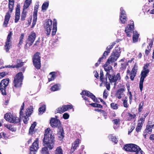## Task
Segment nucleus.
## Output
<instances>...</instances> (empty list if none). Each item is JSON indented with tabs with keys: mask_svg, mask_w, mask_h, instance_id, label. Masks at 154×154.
Here are the masks:
<instances>
[{
	"mask_svg": "<svg viewBox=\"0 0 154 154\" xmlns=\"http://www.w3.org/2000/svg\"><path fill=\"white\" fill-rule=\"evenodd\" d=\"M121 53L120 48L117 46L115 48L111 55L109 57L105 64L103 65L104 70L107 72V74L108 73V72H109L110 70L112 69L111 65L113 63L117 60L120 56Z\"/></svg>",
	"mask_w": 154,
	"mask_h": 154,
	"instance_id": "obj_1",
	"label": "nucleus"
},
{
	"mask_svg": "<svg viewBox=\"0 0 154 154\" xmlns=\"http://www.w3.org/2000/svg\"><path fill=\"white\" fill-rule=\"evenodd\" d=\"M54 138L53 134L50 132V128H47L45 130L44 137L43 139V145L48 147L50 150L52 149L54 147Z\"/></svg>",
	"mask_w": 154,
	"mask_h": 154,
	"instance_id": "obj_2",
	"label": "nucleus"
},
{
	"mask_svg": "<svg viewBox=\"0 0 154 154\" xmlns=\"http://www.w3.org/2000/svg\"><path fill=\"white\" fill-rule=\"evenodd\" d=\"M24 102H23L22 103L20 109V117L24 118V119H23V122L25 124H27L28 123V121L29 120V117L30 116L32 112L33 108L32 106H30L26 109V111H25V115H24L23 112L22 111V110H23L24 109Z\"/></svg>",
	"mask_w": 154,
	"mask_h": 154,
	"instance_id": "obj_3",
	"label": "nucleus"
},
{
	"mask_svg": "<svg viewBox=\"0 0 154 154\" xmlns=\"http://www.w3.org/2000/svg\"><path fill=\"white\" fill-rule=\"evenodd\" d=\"M8 8L9 11L7 12L5 16L4 21L3 23L2 26L4 28L7 27L8 26L9 21L11 17L10 13H11L13 9L14 0H8Z\"/></svg>",
	"mask_w": 154,
	"mask_h": 154,
	"instance_id": "obj_4",
	"label": "nucleus"
},
{
	"mask_svg": "<svg viewBox=\"0 0 154 154\" xmlns=\"http://www.w3.org/2000/svg\"><path fill=\"white\" fill-rule=\"evenodd\" d=\"M24 76L22 72L17 73L14 77L13 85L16 88H20L23 85Z\"/></svg>",
	"mask_w": 154,
	"mask_h": 154,
	"instance_id": "obj_5",
	"label": "nucleus"
},
{
	"mask_svg": "<svg viewBox=\"0 0 154 154\" xmlns=\"http://www.w3.org/2000/svg\"><path fill=\"white\" fill-rule=\"evenodd\" d=\"M40 54V52H37L34 54L32 58L33 64L35 68L37 69H40L41 67Z\"/></svg>",
	"mask_w": 154,
	"mask_h": 154,
	"instance_id": "obj_6",
	"label": "nucleus"
},
{
	"mask_svg": "<svg viewBox=\"0 0 154 154\" xmlns=\"http://www.w3.org/2000/svg\"><path fill=\"white\" fill-rule=\"evenodd\" d=\"M9 81L8 78H6L2 79L0 83V91L3 95H6L7 94L6 89L9 82Z\"/></svg>",
	"mask_w": 154,
	"mask_h": 154,
	"instance_id": "obj_7",
	"label": "nucleus"
},
{
	"mask_svg": "<svg viewBox=\"0 0 154 154\" xmlns=\"http://www.w3.org/2000/svg\"><path fill=\"white\" fill-rule=\"evenodd\" d=\"M108 79L110 83H114V86H115L118 82H120L121 79V75L120 73H117L116 75L113 74L111 75L108 74Z\"/></svg>",
	"mask_w": 154,
	"mask_h": 154,
	"instance_id": "obj_8",
	"label": "nucleus"
},
{
	"mask_svg": "<svg viewBox=\"0 0 154 154\" xmlns=\"http://www.w3.org/2000/svg\"><path fill=\"white\" fill-rule=\"evenodd\" d=\"M38 143L39 139L38 138H36L32 145L29 147V154H36L39 148Z\"/></svg>",
	"mask_w": 154,
	"mask_h": 154,
	"instance_id": "obj_9",
	"label": "nucleus"
},
{
	"mask_svg": "<svg viewBox=\"0 0 154 154\" xmlns=\"http://www.w3.org/2000/svg\"><path fill=\"white\" fill-rule=\"evenodd\" d=\"M55 118H51L50 123L51 126L53 128H57L58 129L62 127L60 121L57 119V116H55Z\"/></svg>",
	"mask_w": 154,
	"mask_h": 154,
	"instance_id": "obj_10",
	"label": "nucleus"
},
{
	"mask_svg": "<svg viewBox=\"0 0 154 154\" xmlns=\"http://www.w3.org/2000/svg\"><path fill=\"white\" fill-rule=\"evenodd\" d=\"M149 69L142 70L141 72V77L140 79L139 83V88L141 91L143 90V84L145 78L147 76L149 72Z\"/></svg>",
	"mask_w": 154,
	"mask_h": 154,
	"instance_id": "obj_11",
	"label": "nucleus"
},
{
	"mask_svg": "<svg viewBox=\"0 0 154 154\" xmlns=\"http://www.w3.org/2000/svg\"><path fill=\"white\" fill-rule=\"evenodd\" d=\"M52 21L50 19H47L44 24V27L47 32L46 34L48 36L50 35L52 28Z\"/></svg>",
	"mask_w": 154,
	"mask_h": 154,
	"instance_id": "obj_12",
	"label": "nucleus"
},
{
	"mask_svg": "<svg viewBox=\"0 0 154 154\" xmlns=\"http://www.w3.org/2000/svg\"><path fill=\"white\" fill-rule=\"evenodd\" d=\"M112 48V45L110 46L109 48L108 47L106 48V51L104 52L102 57L99 58L97 62L95 64V66L96 67H97L99 65L101 62L103 61V59H105L106 58L109 54L110 53Z\"/></svg>",
	"mask_w": 154,
	"mask_h": 154,
	"instance_id": "obj_13",
	"label": "nucleus"
},
{
	"mask_svg": "<svg viewBox=\"0 0 154 154\" xmlns=\"http://www.w3.org/2000/svg\"><path fill=\"white\" fill-rule=\"evenodd\" d=\"M134 27V22L131 21L130 24H128L127 27H126L125 29V32L128 37H131L132 34L133 32V30Z\"/></svg>",
	"mask_w": 154,
	"mask_h": 154,
	"instance_id": "obj_14",
	"label": "nucleus"
},
{
	"mask_svg": "<svg viewBox=\"0 0 154 154\" xmlns=\"http://www.w3.org/2000/svg\"><path fill=\"white\" fill-rule=\"evenodd\" d=\"M125 88L124 87L118 89L115 94V96L119 99L123 97L125 95L124 93L125 91Z\"/></svg>",
	"mask_w": 154,
	"mask_h": 154,
	"instance_id": "obj_15",
	"label": "nucleus"
},
{
	"mask_svg": "<svg viewBox=\"0 0 154 154\" xmlns=\"http://www.w3.org/2000/svg\"><path fill=\"white\" fill-rule=\"evenodd\" d=\"M36 37V34L33 31L31 32L28 36L26 41L29 42V45H32L34 42Z\"/></svg>",
	"mask_w": 154,
	"mask_h": 154,
	"instance_id": "obj_16",
	"label": "nucleus"
},
{
	"mask_svg": "<svg viewBox=\"0 0 154 154\" xmlns=\"http://www.w3.org/2000/svg\"><path fill=\"white\" fill-rule=\"evenodd\" d=\"M81 140L79 139H77L72 144V146L71 148L70 153H72L79 146Z\"/></svg>",
	"mask_w": 154,
	"mask_h": 154,
	"instance_id": "obj_17",
	"label": "nucleus"
},
{
	"mask_svg": "<svg viewBox=\"0 0 154 154\" xmlns=\"http://www.w3.org/2000/svg\"><path fill=\"white\" fill-rule=\"evenodd\" d=\"M137 66L136 64L134 65V67L132 68L130 73V79L131 81L134 80V78L136 75L137 70Z\"/></svg>",
	"mask_w": 154,
	"mask_h": 154,
	"instance_id": "obj_18",
	"label": "nucleus"
},
{
	"mask_svg": "<svg viewBox=\"0 0 154 154\" xmlns=\"http://www.w3.org/2000/svg\"><path fill=\"white\" fill-rule=\"evenodd\" d=\"M20 118L17 117L16 116L12 115L10 122L15 124L20 122Z\"/></svg>",
	"mask_w": 154,
	"mask_h": 154,
	"instance_id": "obj_19",
	"label": "nucleus"
},
{
	"mask_svg": "<svg viewBox=\"0 0 154 154\" xmlns=\"http://www.w3.org/2000/svg\"><path fill=\"white\" fill-rule=\"evenodd\" d=\"M59 129V131L58 132L57 136L60 140H61L64 137V131L62 127Z\"/></svg>",
	"mask_w": 154,
	"mask_h": 154,
	"instance_id": "obj_20",
	"label": "nucleus"
},
{
	"mask_svg": "<svg viewBox=\"0 0 154 154\" xmlns=\"http://www.w3.org/2000/svg\"><path fill=\"white\" fill-rule=\"evenodd\" d=\"M57 21L55 19H54L53 20V29L52 33V36L54 35L56 33L57 31Z\"/></svg>",
	"mask_w": 154,
	"mask_h": 154,
	"instance_id": "obj_21",
	"label": "nucleus"
},
{
	"mask_svg": "<svg viewBox=\"0 0 154 154\" xmlns=\"http://www.w3.org/2000/svg\"><path fill=\"white\" fill-rule=\"evenodd\" d=\"M80 94L82 96H86L91 98L94 97V95L89 91L86 90H83L81 93Z\"/></svg>",
	"mask_w": 154,
	"mask_h": 154,
	"instance_id": "obj_22",
	"label": "nucleus"
},
{
	"mask_svg": "<svg viewBox=\"0 0 154 154\" xmlns=\"http://www.w3.org/2000/svg\"><path fill=\"white\" fill-rule=\"evenodd\" d=\"M12 46V42L6 41L5 42V50L7 52H8L9 49L11 48Z\"/></svg>",
	"mask_w": 154,
	"mask_h": 154,
	"instance_id": "obj_23",
	"label": "nucleus"
},
{
	"mask_svg": "<svg viewBox=\"0 0 154 154\" xmlns=\"http://www.w3.org/2000/svg\"><path fill=\"white\" fill-rule=\"evenodd\" d=\"M148 115V113H147L144 115L142 114L141 117L138 120L137 123L140 124H141L142 125H143L145 119Z\"/></svg>",
	"mask_w": 154,
	"mask_h": 154,
	"instance_id": "obj_24",
	"label": "nucleus"
},
{
	"mask_svg": "<svg viewBox=\"0 0 154 154\" xmlns=\"http://www.w3.org/2000/svg\"><path fill=\"white\" fill-rule=\"evenodd\" d=\"M126 116L127 120L130 121L136 117V115L135 114H132L129 112H128L126 115Z\"/></svg>",
	"mask_w": 154,
	"mask_h": 154,
	"instance_id": "obj_25",
	"label": "nucleus"
},
{
	"mask_svg": "<svg viewBox=\"0 0 154 154\" xmlns=\"http://www.w3.org/2000/svg\"><path fill=\"white\" fill-rule=\"evenodd\" d=\"M4 125L5 127L12 132H15L17 130L16 128L14 127L12 125L4 124Z\"/></svg>",
	"mask_w": 154,
	"mask_h": 154,
	"instance_id": "obj_26",
	"label": "nucleus"
},
{
	"mask_svg": "<svg viewBox=\"0 0 154 154\" xmlns=\"http://www.w3.org/2000/svg\"><path fill=\"white\" fill-rule=\"evenodd\" d=\"M56 73L55 72H52L50 73L49 75L50 77L48 78V80L49 82L54 80L56 78Z\"/></svg>",
	"mask_w": 154,
	"mask_h": 154,
	"instance_id": "obj_27",
	"label": "nucleus"
},
{
	"mask_svg": "<svg viewBox=\"0 0 154 154\" xmlns=\"http://www.w3.org/2000/svg\"><path fill=\"white\" fill-rule=\"evenodd\" d=\"M63 108V106L57 108L55 111V114L58 113L61 114L64 112V111Z\"/></svg>",
	"mask_w": 154,
	"mask_h": 154,
	"instance_id": "obj_28",
	"label": "nucleus"
},
{
	"mask_svg": "<svg viewBox=\"0 0 154 154\" xmlns=\"http://www.w3.org/2000/svg\"><path fill=\"white\" fill-rule=\"evenodd\" d=\"M48 147L46 146H44L42 149L41 154H50L49 151L48 150Z\"/></svg>",
	"mask_w": 154,
	"mask_h": 154,
	"instance_id": "obj_29",
	"label": "nucleus"
},
{
	"mask_svg": "<svg viewBox=\"0 0 154 154\" xmlns=\"http://www.w3.org/2000/svg\"><path fill=\"white\" fill-rule=\"evenodd\" d=\"M16 65H14L15 68H18L22 67L23 65V62H21V60L17 59L16 60Z\"/></svg>",
	"mask_w": 154,
	"mask_h": 154,
	"instance_id": "obj_30",
	"label": "nucleus"
},
{
	"mask_svg": "<svg viewBox=\"0 0 154 154\" xmlns=\"http://www.w3.org/2000/svg\"><path fill=\"white\" fill-rule=\"evenodd\" d=\"M109 137L110 139H111V140L115 143L116 144L118 142V140L117 138L115 136H114L113 134H110L109 136Z\"/></svg>",
	"mask_w": 154,
	"mask_h": 154,
	"instance_id": "obj_31",
	"label": "nucleus"
},
{
	"mask_svg": "<svg viewBox=\"0 0 154 154\" xmlns=\"http://www.w3.org/2000/svg\"><path fill=\"white\" fill-rule=\"evenodd\" d=\"M49 6V3L48 2H44L42 6V11L43 12L46 11L47 9Z\"/></svg>",
	"mask_w": 154,
	"mask_h": 154,
	"instance_id": "obj_32",
	"label": "nucleus"
},
{
	"mask_svg": "<svg viewBox=\"0 0 154 154\" xmlns=\"http://www.w3.org/2000/svg\"><path fill=\"white\" fill-rule=\"evenodd\" d=\"M120 19L122 23H125L127 21L126 15H120Z\"/></svg>",
	"mask_w": 154,
	"mask_h": 154,
	"instance_id": "obj_33",
	"label": "nucleus"
},
{
	"mask_svg": "<svg viewBox=\"0 0 154 154\" xmlns=\"http://www.w3.org/2000/svg\"><path fill=\"white\" fill-rule=\"evenodd\" d=\"M46 110V106L44 104L42 105L38 109L39 114H43Z\"/></svg>",
	"mask_w": 154,
	"mask_h": 154,
	"instance_id": "obj_34",
	"label": "nucleus"
},
{
	"mask_svg": "<svg viewBox=\"0 0 154 154\" xmlns=\"http://www.w3.org/2000/svg\"><path fill=\"white\" fill-rule=\"evenodd\" d=\"M143 125L140 124L138 123H137V125L135 128V130L137 133H139L141 132Z\"/></svg>",
	"mask_w": 154,
	"mask_h": 154,
	"instance_id": "obj_35",
	"label": "nucleus"
},
{
	"mask_svg": "<svg viewBox=\"0 0 154 154\" xmlns=\"http://www.w3.org/2000/svg\"><path fill=\"white\" fill-rule=\"evenodd\" d=\"M63 108L65 112H66L69 109H71L73 108V106L72 105H63Z\"/></svg>",
	"mask_w": 154,
	"mask_h": 154,
	"instance_id": "obj_36",
	"label": "nucleus"
},
{
	"mask_svg": "<svg viewBox=\"0 0 154 154\" xmlns=\"http://www.w3.org/2000/svg\"><path fill=\"white\" fill-rule=\"evenodd\" d=\"M25 8L23 7V11H22L21 15V20L22 21H24L25 20V18H26V16L27 12L24 11V9Z\"/></svg>",
	"mask_w": 154,
	"mask_h": 154,
	"instance_id": "obj_37",
	"label": "nucleus"
},
{
	"mask_svg": "<svg viewBox=\"0 0 154 154\" xmlns=\"http://www.w3.org/2000/svg\"><path fill=\"white\" fill-rule=\"evenodd\" d=\"M32 2V0H26L24 5V7L25 8H27L30 5Z\"/></svg>",
	"mask_w": 154,
	"mask_h": 154,
	"instance_id": "obj_38",
	"label": "nucleus"
},
{
	"mask_svg": "<svg viewBox=\"0 0 154 154\" xmlns=\"http://www.w3.org/2000/svg\"><path fill=\"white\" fill-rule=\"evenodd\" d=\"M119 105L114 103H112L110 104L111 108L114 110L117 109L119 107Z\"/></svg>",
	"mask_w": 154,
	"mask_h": 154,
	"instance_id": "obj_39",
	"label": "nucleus"
},
{
	"mask_svg": "<svg viewBox=\"0 0 154 154\" xmlns=\"http://www.w3.org/2000/svg\"><path fill=\"white\" fill-rule=\"evenodd\" d=\"M24 37V34L23 33H22L21 34L20 37V41L19 43L18 44V47H20L23 43V39Z\"/></svg>",
	"mask_w": 154,
	"mask_h": 154,
	"instance_id": "obj_40",
	"label": "nucleus"
},
{
	"mask_svg": "<svg viewBox=\"0 0 154 154\" xmlns=\"http://www.w3.org/2000/svg\"><path fill=\"white\" fill-rule=\"evenodd\" d=\"M11 114H10L9 113H6L4 115L5 119L7 121L10 122L11 118Z\"/></svg>",
	"mask_w": 154,
	"mask_h": 154,
	"instance_id": "obj_41",
	"label": "nucleus"
},
{
	"mask_svg": "<svg viewBox=\"0 0 154 154\" xmlns=\"http://www.w3.org/2000/svg\"><path fill=\"white\" fill-rule=\"evenodd\" d=\"M37 20V15H33V19L32 25L31 27V28H33L36 24Z\"/></svg>",
	"mask_w": 154,
	"mask_h": 154,
	"instance_id": "obj_42",
	"label": "nucleus"
},
{
	"mask_svg": "<svg viewBox=\"0 0 154 154\" xmlns=\"http://www.w3.org/2000/svg\"><path fill=\"white\" fill-rule=\"evenodd\" d=\"M55 154H63V150L60 146L57 147L55 151Z\"/></svg>",
	"mask_w": 154,
	"mask_h": 154,
	"instance_id": "obj_43",
	"label": "nucleus"
},
{
	"mask_svg": "<svg viewBox=\"0 0 154 154\" xmlns=\"http://www.w3.org/2000/svg\"><path fill=\"white\" fill-rule=\"evenodd\" d=\"M89 105H91V106L94 107H98L100 108H103V106L100 104H99L96 103H92L89 104Z\"/></svg>",
	"mask_w": 154,
	"mask_h": 154,
	"instance_id": "obj_44",
	"label": "nucleus"
},
{
	"mask_svg": "<svg viewBox=\"0 0 154 154\" xmlns=\"http://www.w3.org/2000/svg\"><path fill=\"white\" fill-rule=\"evenodd\" d=\"M59 89V86L58 84L54 85L51 88V90L52 91H55Z\"/></svg>",
	"mask_w": 154,
	"mask_h": 154,
	"instance_id": "obj_45",
	"label": "nucleus"
},
{
	"mask_svg": "<svg viewBox=\"0 0 154 154\" xmlns=\"http://www.w3.org/2000/svg\"><path fill=\"white\" fill-rule=\"evenodd\" d=\"M144 103V101H142L139 104L138 109V112L139 113H140L142 112V110L143 109V106Z\"/></svg>",
	"mask_w": 154,
	"mask_h": 154,
	"instance_id": "obj_46",
	"label": "nucleus"
},
{
	"mask_svg": "<svg viewBox=\"0 0 154 154\" xmlns=\"http://www.w3.org/2000/svg\"><path fill=\"white\" fill-rule=\"evenodd\" d=\"M139 34H134L133 36V40L134 42H136L138 41Z\"/></svg>",
	"mask_w": 154,
	"mask_h": 154,
	"instance_id": "obj_47",
	"label": "nucleus"
},
{
	"mask_svg": "<svg viewBox=\"0 0 154 154\" xmlns=\"http://www.w3.org/2000/svg\"><path fill=\"white\" fill-rule=\"evenodd\" d=\"M127 97H125V99L123 100L122 101L123 104L125 108H128V100H127Z\"/></svg>",
	"mask_w": 154,
	"mask_h": 154,
	"instance_id": "obj_48",
	"label": "nucleus"
},
{
	"mask_svg": "<svg viewBox=\"0 0 154 154\" xmlns=\"http://www.w3.org/2000/svg\"><path fill=\"white\" fill-rule=\"evenodd\" d=\"M39 5L38 4H37L35 5L34 8V11L33 12V15H37V13L38 12V8Z\"/></svg>",
	"mask_w": 154,
	"mask_h": 154,
	"instance_id": "obj_49",
	"label": "nucleus"
},
{
	"mask_svg": "<svg viewBox=\"0 0 154 154\" xmlns=\"http://www.w3.org/2000/svg\"><path fill=\"white\" fill-rule=\"evenodd\" d=\"M12 34L13 33L12 31H10L6 39V41H11V39L12 38Z\"/></svg>",
	"mask_w": 154,
	"mask_h": 154,
	"instance_id": "obj_50",
	"label": "nucleus"
},
{
	"mask_svg": "<svg viewBox=\"0 0 154 154\" xmlns=\"http://www.w3.org/2000/svg\"><path fill=\"white\" fill-rule=\"evenodd\" d=\"M108 96V92L105 89L103 91V98L106 99Z\"/></svg>",
	"mask_w": 154,
	"mask_h": 154,
	"instance_id": "obj_51",
	"label": "nucleus"
},
{
	"mask_svg": "<svg viewBox=\"0 0 154 154\" xmlns=\"http://www.w3.org/2000/svg\"><path fill=\"white\" fill-rule=\"evenodd\" d=\"M8 74V73L6 72H0V79H1Z\"/></svg>",
	"mask_w": 154,
	"mask_h": 154,
	"instance_id": "obj_52",
	"label": "nucleus"
},
{
	"mask_svg": "<svg viewBox=\"0 0 154 154\" xmlns=\"http://www.w3.org/2000/svg\"><path fill=\"white\" fill-rule=\"evenodd\" d=\"M129 87L128 88V94H129V102H130V103H131L132 101V94L131 92L129 91Z\"/></svg>",
	"mask_w": 154,
	"mask_h": 154,
	"instance_id": "obj_53",
	"label": "nucleus"
},
{
	"mask_svg": "<svg viewBox=\"0 0 154 154\" xmlns=\"http://www.w3.org/2000/svg\"><path fill=\"white\" fill-rule=\"evenodd\" d=\"M114 125H117L120 123V120L119 119H113L112 120Z\"/></svg>",
	"mask_w": 154,
	"mask_h": 154,
	"instance_id": "obj_54",
	"label": "nucleus"
},
{
	"mask_svg": "<svg viewBox=\"0 0 154 154\" xmlns=\"http://www.w3.org/2000/svg\"><path fill=\"white\" fill-rule=\"evenodd\" d=\"M20 5H17V8L16 10L15 14H20Z\"/></svg>",
	"mask_w": 154,
	"mask_h": 154,
	"instance_id": "obj_55",
	"label": "nucleus"
},
{
	"mask_svg": "<svg viewBox=\"0 0 154 154\" xmlns=\"http://www.w3.org/2000/svg\"><path fill=\"white\" fill-rule=\"evenodd\" d=\"M35 132L34 129L30 128L29 130L28 134L32 135Z\"/></svg>",
	"mask_w": 154,
	"mask_h": 154,
	"instance_id": "obj_56",
	"label": "nucleus"
},
{
	"mask_svg": "<svg viewBox=\"0 0 154 154\" xmlns=\"http://www.w3.org/2000/svg\"><path fill=\"white\" fill-rule=\"evenodd\" d=\"M69 117V115L66 112L64 113L63 116V118L65 119H68Z\"/></svg>",
	"mask_w": 154,
	"mask_h": 154,
	"instance_id": "obj_57",
	"label": "nucleus"
},
{
	"mask_svg": "<svg viewBox=\"0 0 154 154\" xmlns=\"http://www.w3.org/2000/svg\"><path fill=\"white\" fill-rule=\"evenodd\" d=\"M121 12L120 13V15H126L125 10L123 9L122 7H121L120 8Z\"/></svg>",
	"mask_w": 154,
	"mask_h": 154,
	"instance_id": "obj_58",
	"label": "nucleus"
},
{
	"mask_svg": "<svg viewBox=\"0 0 154 154\" xmlns=\"http://www.w3.org/2000/svg\"><path fill=\"white\" fill-rule=\"evenodd\" d=\"M103 73L102 70H100V81H102L103 79Z\"/></svg>",
	"mask_w": 154,
	"mask_h": 154,
	"instance_id": "obj_59",
	"label": "nucleus"
},
{
	"mask_svg": "<svg viewBox=\"0 0 154 154\" xmlns=\"http://www.w3.org/2000/svg\"><path fill=\"white\" fill-rule=\"evenodd\" d=\"M120 41V39H117L115 42H113L112 43V45L108 46L107 47H108V48H109L110 46L112 45V49L113 48V46H114L116 44V43H117L119 42Z\"/></svg>",
	"mask_w": 154,
	"mask_h": 154,
	"instance_id": "obj_60",
	"label": "nucleus"
},
{
	"mask_svg": "<svg viewBox=\"0 0 154 154\" xmlns=\"http://www.w3.org/2000/svg\"><path fill=\"white\" fill-rule=\"evenodd\" d=\"M100 113L104 117V119H106L107 118V113L105 111L103 110Z\"/></svg>",
	"mask_w": 154,
	"mask_h": 154,
	"instance_id": "obj_61",
	"label": "nucleus"
},
{
	"mask_svg": "<svg viewBox=\"0 0 154 154\" xmlns=\"http://www.w3.org/2000/svg\"><path fill=\"white\" fill-rule=\"evenodd\" d=\"M20 17V14H15V22L17 23L19 20Z\"/></svg>",
	"mask_w": 154,
	"mask_h": 154,
	"instance_id": "obj_62",
	"label": "nucleus"
},
{
	"mask_svg": "<svg viewBox=\"0 0 154 154\" xmlns=\"http://www.w3.org/2000/svg\"><path fill=\"white\" fill-rule=\"evenodd\" d=\"M134 128H135V126L134 125H132V126H131V128L130 129L128 130V134H130L131 132H132V131L134 129Z\"/></svg>",
	"mask_w": 154,
	"mask_h": 154,
	"instance_id": "obj_63",
	"label": "nucleus"
},
{
	"mask_svg": "<svg viewBox=\"0 0 154 154\" xmlns=\"http://www.w3.org/2000/svg\"><path fill=\"white\" fill-rule=\"evenodd\" d=\"M147 48L148 49V50L146 49L145 51V54L147 56L149 54V53L151 51V49L149 48V46H147Z\"/></svg>",
	"mask_w": 154,
	"mask_h": 154,
	"instance_id": "obj_64",
	"label": "nucleus"
}]
</instances>
